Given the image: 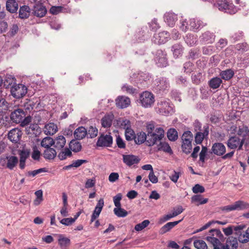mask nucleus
I'll return each mask as SVG.
<instances>
[{
  "mask_svg": "<svg viewBox=\"0 0 249 249\" xmlns=\"http://www.w3.org/2000/svg\"><path fill=\"white\" fill-rule=\"evenodd\" d=\"M146 132L148 135L147 143L149 145H154L157 142L161 141L164 136V131L161 127L155 129L153 122L146 124Z\"/></svg>",
  "mask_w": 249,
  "mask_h": 249,
  "instance_id": "1",
  "label": "nucleus"
},
{
  "mask_svg": "<svg viewBox=\"0 0 249 249\" xmlns=\"http://www.w3.org/2000/svg\"><path fill=\"white\" fill-rule=\"evenodd\" d=\"M226 148L224 144L220 142H214L213 144L209 153L218 156H222L223 160L230 159L232 157L234 151H232L225 154Z\"/></svg>",
  "mask_w": 249,
  "mask_h": 249,
  "instance_id": "2",
  "label": "nucleus"
},
{
  "mask_svg": "<svg viewBox=\"0 0 249 249\" xmlns=\"http://www.w3.org/2000/svg\"><path fill=\"white\" fill-rule=\"evenodd\" d=\"M181 140L182 151L187 154H189L192 149L193 133L190 131H185L182 135Z\"/></svg>",
  "mask_w": 249,
  "mask_h": 249,
  "instance_id": "3",
  "label": "nucleus"
},
{
  "mask_svg": "<svg viewBox=\"0 0 249 249\" xmlns=\"http://www.w3.org/2000/svg\"><path fill=\"white\" fill-rule=\"evenodd\" d=\"M215 6L220 11L229 14H234L237 12V8L227 0H218Z\"/></svg>",
  "mask_w": 249,
  "mask_h": 249,
  "instance_id": "4",
  "label": "nucleus"
},
{
  "mask_svg": "<svg viewBox=\"0 0 249 249\" xmlns=\"http://www.w3.org/2000/svg\"><path fill=\"white\" fill-rule=\"evenodd\" d=\"M155 109L158 113L164 116H168L173 112V108L170 102L165 100L159 101Z\"/></svg>",
  "mask_w": 249,
  "mask_h": 249,
  "instance_id": "5",
  "label": "nucleus"
},
{
  "mask_svg": "<svg viewBox=\"0 0 249 249\" xmlns=\"http://www.w3.org/2000/svg\"><path fill=\"white\" fill-rule=\"evenodd\" d=\"M154 60L158 67H166L168 64L166 52L161 50H158L155 53Z\"/></svg>",
  "mask_w": 249,
  "mask_h": 249,
  "instance_id": "6",
  "label": "nucleus"
},
{
  "mask_svg": "<svg viewBox=\"0 0 249 249\" xmlns=\"http://www.w3.org/2000/svg\"><path fill=\"white\" fill-rule=\"evenodd\" d=\"M142 106L145 108L150 107L155 102L154 95L150 92L144 91L141 94L140 98Z\"/></svg>",
  "mask_w": 249,
  "mask_h": 249,
  "instance_id": "7",
  "label": "nucleus"
},
{
  "mask_svg": "<svg viewBox=\"0 0 249 249\" xmlns=\"http://www.w3.org/2000/svg\"><path fill=\"white\" fill-rule=\"evenodd\" d=\"M27 92V87L23 84H16L11 88L12 95L16 99H20L25 95Z\"/></svg>",
  "mask_w": 249,
  "mask_h": 249,
  "instance_id": "8",
  "label": "nucleus"
},
{
  "mask_svg": "<svg viewBox=\"0 0 249 249\" xmlns=\"http://www.w3.org/2000/svg\"><path fill=\"white\" fill-rule=\"evenodd\" d=\"M47 12L46 7L43 3L38 1L35 3L32 8V14L37 18H42L45 16Z\"/></svg>",
  "mask_w": 249,
  "mask_h": 249,
  "instance_id": "9",
  "label": "nucleus"
},
{
  "mask_svg": "<svg viewBox=\"0 0 249 249\" xmlns=\"http://www.w3.org/2000/svg\"><path fill=\"white\" fill-rule=\"evenodd\" d=\"M113 138L110 135L101 134L98 138L96 145L98 147H111Z\"/></svg>",
  "mask_w": 249,
  "mask_h": 249,
  "instance_id": "10",
  "label": "nucleus"
},
{
  "mask_svg": "<svg viewBox=\"0 0 249 249\" xmlns=\"http://www.w3.org/2000/svg\"><path fill=\"white\" fill-rule=\"evenodd\" d=\"M244 142V139L241 141L239 137L235 136L230 137L226 143L228 148L231 149H235L238 147V149H241L242 147Z\"/></svg>",
  "mask_w": 249,
  "mask_h": 249,
  "instance_id": "11",
  "label": "nucleus"
},
{
  "mask_svg": "<svg viewBox=\"0 0 249 249\" xmlns=\"http://www.w3.org/2000/svg\"><path fill=\"white\" fill-rule=\"evenodd\" d=\"M190 30L194 32H198L203 27L207 25L206 22L198 19L191 18L189 20Z\"/></svg>",
  "mask_w": 249,
  "mask_h": 249,
  "instance_id": "12",
  "label": "nucleus"
},
{
  "mask_svg": "<svg viewBox=\"0 0 249 249\" xmlns=\"http://www.w3.org/2000/svg\"><path fill=\"white\" fill-rule=\"evenodd\" d=\"M154 88L157 91H164L169 88V80L165 77H160L154 81Z\"/></svg>",
  "mask_w": 249,
  "mask_h": 249,
  "instance_id": "13",
  "label": "nucleus"
},
{
  "mask_svg": "<svg viewBox=\"0 0 249 249\" xmlns=\"http://www.w3.org/2000/svg\"><path fill=\"white\" fill-rule=\"evenodd\" d=\"M7 160L6 167L11 170H12L17 166L18 162V159L17 157L14 156H7L5 159H1L0 162L1 165L4 166Z\"/></svg>",
  "mask_w": 249,
  "mask_h": 249,
  "instance_id": "14",
  "label": "nucleus"
},
{
  "mask_svg": "<svg viewBox=\"0 0 249 249\" xmlns=\"http://www.w3.org/2000/svg\"><path fill=\"white\" fill-rule=\"evenodd\" d=\"M215 35L210 31L203 32L199 36L200 41L203 43L212 44L215 41Z\"/></svg>",
  "mask_w": 249,
  "mask_h": 249,
  "instance_id": "15",
  "label": "nucleus"
},
{
  "mask_svg": "<svg viewBox=\"0 0 249 249\" xmlns=\"http://www.w3.org/2000/svg\"><path fill=\"white\" fill-rule=\"evenodd\" d=\"M170 38V34L167 31H162L159 34H155L153 40L158 44H164Z\"/></svg>",
  "mask_w": 249,
  "mask_h": 249,
  "instance_id": "16",
  "label": "nucleus"
},
{
  "mask_svg": "<svg viewBox=\"0 0 249 249\" xmlns=\"http://www.w3.org/2000/svg\"><path fill=\"white\" fill-rule=\"evenodd\" d=\"M245 228L246 225L244 224L237 226H230L226 228H223V231L226 235L229 236L231 235L234 231L235 234L238 237L240 235L241 230H244Z\"/></svg>",
  "mask_w": 249,
  "mask_h": 249,
  "instance_id": "17",
  "label": "nucleus"
},
{
  "mask_svg": "<svg viewBox=\"0 0 249 249\" xmlns=\"http://www.w3.org/2000/svg\"><path fill=\"white\" fill-rule=\"evenodd\" d=\"M123 160L126 165L131 166L138 164L140 159L138 156L132 154L123 155Z\"/></svg>",
  "mask_w": 249,
  "mask_h": 249,
  "instance_id": "18",
  "label": "nucleus"
},
{
  "mask_svg": "<svg viewBox=\"0 0 249 249\" xmlns=\"http://www.w3.org/2000/svg\"><path fill=\"white\" fill-rule=\"evenodd\" d=\"M238 245L237 238L230 236L227 238L225 244L222 245L220 249H237Z\"/></svg>",
  "mask_w": 249,
  "mask_h": 249,
  "instance_id": "19",
  "label": "nucleus"
},
{
  "mask_svg": "<svg viewBox=\"0 0 249 249\" xmlns=\"http://www.w3.org/2000/svg\"><path fill=\"white\" fill-rule=\"evenodd\" d=\"M25 115L23 110L22 109L18 108L11 113L10 119L13 122L18 124L21 122Z\"/></svg>",
  "mask_w": 249,
  "mask_h": 249,
  "instance_id": "20",
  "label": "nucleus"
},
{
  "mask_svg": "<svg viewBox=\"0 0 249 249\" xmlns=\"http://www.w3.org/2000/svg\"><path fill=\"white\" fill-rule=\"evenodd\" d=\"M148 140V135L144 132L141 131L138 132L136 134L135 138L134 139V142L136 144L140 145L144 142H145V144L149 147L152 146L153 145H149L147 143Z\"/></svg>",
  "mask_w": 249,
  "mask_h": 249,
  "instance_id": "21",
  "label": "nucleus"
},
{
  "mask_svg": "<svg viewBox=\"0 0 249 249\" xmlns=\"http://www.w3.org/2000/svg\"><path fill=\"white\" fill-rule=\"evenodd\" d=\"M21 136V132L18 128L11 130L8 134V138L13 142H18Z\"/></svg>",
  "mask_w": 249,
  "mask_h": 249,
  "instance_id": "22",
  "label": "nucleus"
},
{
  "mask_svg": "<svg viewBox=\"0 0 249 249\" xmlns=\"http://www.w3.org/2000/svg\"><path fill=\"white\" fill-rule=\"evenodd\" d=\"M117 107L120 108H126L130 104V99L124 96H119L115 100Z\"/></svg>",
  "mask_w": 249,
  "mask_h": 249,
  "instance_id": "23",
  "label": "nucleus"
},
{
  "mask_svg": "<svg viewBox=\"0 0 249 249\" xmlns=\"http://www.w3.org/2000/svg\"><path fill=\"white\" fill-rule=\"evenodd\" d=\"M32 13V9L28 5L20 6L18 11V18L22 19L28 18Z\"/></svg>",
  "mask_w": 249,
  "mask_h": 249,
  "instance_id": "24",
  "label": "nucleus"
},
{
  "mask_svg": "<svg viewBox=\"0 0 249 249\" xmlns=\"http://www.w3.org/2000/svg\"><path fill=\"white\" fill-rule=\"evenodd\" d=\"M203 132H197L195 136V141L196 144H201L204 139L209 134V127L207 126H204Z\"/></svg>",
  "mask_w": 249,
  "mask_h": 249,
  "instance_id": "25",
  "label": "nucleus"
},
{
  "mask_svg": "<svg viewBox=\"0 0 249 249\" xmlns=\"http://www.w3.org/2000/svg\"><path fill=\"white\" fill-rule=\"evenodd\" d=\"M164 21L168 26L173 27L178 19L177 15L172 12L166 13L164 16Z\"/></svg>",
  "mask_w": 249,
  "mask_h": 249,
  "instance_id": "26",
  "label": "nucleus"
},
{
  "mask_svg": "<svg viewBox=\"0 0 249 249\" xmlns=\"http://www.w3.org/2000/svg\"><path fill=\"white\" fill-rule=\"evenodd\" d=\"M88 133L87 129L84 126H79L73 132L76 140H80L86 137Z\"/></svg>",
  "mask_w": 249,
  "mask_h": 249,
  "instance_id": "27",
  "label": "nucleus"
},
{
  "mask_svg": "<svg viewBox=\"0 0 249 249\" xmlns=\"http://www.w3.org/2000/svg\"><path fill=\"white\" fill-rule=\"evenodd\" d=\"M78 140L73 139L69 143V148L71 151L74 153H78L82 150V146L80 142Z\"/></svg>",
  "mask_w": 249,
  "mask_h": 249,
  "instance_id": "28",
  "label": "nucleus"
},
{
  "mask_svg": "<svg viewBox=\"0 0 249 249\" xmlns=\"http://www.w3.org/2000/svg\"><path fill=\"white\" fill-rule=\"evenodd\" d=\"M182 220V219H180L178 221L168 222L160 229L159 231L160 234H163L170 231L175 226L177 225L179 223H180Z\"/></svg>",
  "mask_w": 249,
  "mask_h": 249,
  "instance_id": "29",
  "label": "nucleus"
},
{
  "mask_svg": "<svg viewBox=\"0 0 249 249\" xmlns=\"http://www.w3.org/2000/svg\"><path fill=\"white\" fill-rule=\"evenodd\" d=\"M6 8L10 13H15L18 10V4L16 0H7L6 3Z\"/></svg>",
  "mask_w": 249,
  "mask_h": 249,
  "instance_id": "30",
  "label": "nucleus"
},
{
  "mask_svg": "<svg viewBox=\"0 0 249 249\" xmlns=\"http://www.w3.org/2000/svg\"><path fill=\"white\" fill-rule=\"evenodd\" d=\"M206 240L211 243L213 247V249H220V247L222 244L219 239L214 237V234H211V236H207Z\"/></svg>",
  "mask_w": 249,
  "mask_h": 249,
  "instance_id": "31",
  "label": "nucleus"
},
{
  "mask_svg": "<svg viewBox=\"0 0 249 249\" xmlns=\"http://www.w3.org/2000/svg\"><path fill=\"white\" fill-rule=\"evenodd\" d=\"M53 145L57 150H61L64 148L66 142L65 138L62 135L58 136L53 139Z\"/></svg>",
  "mask_w": 249,
  "mask_h": 249,
  "instance_id": "32",
  "label": "nucleus"
},
{
  "mask_svg": "<svg viewBox=\"0 0 249 249\" xmlns=\"http://www.w3.org/2000/svg\"><path fill=\"white\" fill-rule=\"evenodd\" d=\"M57 131V126L54 123H49L45 125L44 133L47 135H53Z\"/></svg>",
  "mask_w": 249,
  "mask_h": 249,
  "instance_id": "33",
  "label": "nucleus"
},
{
  "mask_svg": "<svg viewBox=\"0 0 249 249\" xmlns=\"http://www.w3.org/2000/svg\"><path fill=\"white\" fill-rule=\"evenodd\" d=\"M234 75L233 71L231 69H228L226 70L221 71L220 72L219 75L221 79L228 81L231 79Z\"/></svg>",
  "mask_w": 249,
  "mask_h": 249,
  "instance_id": "34",
  "label": "nucleus"
},
{
  "mask_svg": "<svg viewBox=\"0 0 249 249\" xmlns=\"http://www.w3.org/2000/svg\"><path fill=\"white\" fill-rule=\"evenodd\" d=\"M222 83L221 78L218 77H214L211 78L208 81V85L211 89H213L218 88Z\"/></svg>",
  "mask_w": 249,
  "mask_h": 249,
  "instance_id": "35",
  "label": "nucleus"
},
{
  "mask_svg": "<svg viewBox=\"0 0 249 249\" xmlns=\"http://www.w3.org/2000/svg\"><path fill=\"white\" fill-rule=\"evenodd\" d=\"M72 156V153L71 150L68 147H65L61 150L58 154V158L61 160H65L68 158H71Z\"/></svg>",
  "mask_w": 249,
  "mask_h": 249,
  "instance_id": "36",
  "label": "nucleus"
},
{
  "mask_svg": "<svg viewBox=\"0 0 249 249\" xmlns=\"http://www.w3.org/2000/svg\"><path fill=\"white\" fill-rule=\"evenodd\" d=\"M57 152L56 150L53 148L46 149L43 153V157L45 159L53 160L56 157Z\"/></svg>",
  "mask_w": 249,
  "mask_h": 249,
  "instance_id": "37",
  "label": "nucleus"
},
{
  "mask_svg": "<svg viewBox=\"0 0 249 249\" xmlns=\"http://www.w3.org/2000/svg\"><path fill=\"white\" fill-rule=\"evenodd\" d=\"M158 149L159 151H163L170 155L173 154V153L170 146L166 142H160L159 144L158 145Z\"/></svg>",
  "mask_w": 249,
  "mask_h": 249,
  "instance_id": "38",
  "label": "nucleus"
},
{
  "mask_svg": "<svg viewBox=\"0 0 249 249\" xmlns=\"http://www.w3.org/2000/svg\"><path fill=\"white\" fill-rule=\"evenodd\" d=\"M9 104L4 98L0 97V116H3L8 109Z\"/></svg>",
  "mask_w": 249,
  "mask_h": 249,
  "instance_id": "39",
  "label": "nucleus"
},
{
  "mask_svg": "<svg viewBox=\"0 0 249 249\" xmlns=\"http://www.w3.org/2000/svg\"><path fill=\"white\" fill-rule=\"evenodd\" d=\"M238 240L240 243H245L249 241V227L245 231L241 230L240 235L238 236Z\"/></svg>",
  "mask_w": 249,
  "mask_h": 249,
  "instance_id": "40",
  "label": "nucleus"
},
{
  "mask_svg": "<svg viewBox=\"0 0 249 249\" xmlns=\"http://www.w3.org/2000/svg\"><path fill=\"white\" fill-rule=\"evenodd\" d=\"M183 49V47L180 44H176L172 46V51L175 58H178L181 55Z\"/></svg>",
  "mask_w": 249,
  "mask_h": 249,
  "instance_id": "41",
  "label": "nucleus"
},
{
  "mask_svg": "<svg viewBox=\"0 0 249 249\" xmlns=\"http://www.w3.org/2000/svg\"><path fill=\"white\" fill-rule=\"evenodd\" d=\"M58 241L59 246L63 249H65L71 244L70 239L67 237H64L62 234L59 235Z\"/></svg>",
  "mask_w": 249,
  "mask_h": 249,
  "instance_id": "42",
  "label": "nucleus"
},
{
  "mask_svg": "<svg viewBox=\"0 0 249 249\" xmlns=\"http://www.w3.org/2000/svg\"><path fill=\"white\" fill-rule=\"evenodd\" d=\"M113 116L112 115H105L101 120L102 125L103 127H109L112 124Z\"/></svg>",
  "mask_w": 249,
  "mask_h": 249,
  "instance_id": "43",
  "label": "nucleus"
},
{
  "mask_svg": "<svg viewBox=\"0 0 249 249\" xmlns=\"http://www.w3.org/2000/svg\"><path fill=\"white\" fill-rule=\"evenodd\" d=\"M192 202H197V206L206 203L208 201V198H204L200 195H196L193 196L191 198Z\"/></svg>",
  "mask_w": 249,
  "mask_h": 249,
  "instance_id": "44",
  "label": "nucleus"
},
{
  "mask_svg": "<svg viewBox=\"0 0 249 249\" xmlns=\"http://www.w3.org/2000/svg\"><path fill=\"white\" fill-rule=\"evenodd\" d=\"M54 143L53 139L50 137H46L42 140L41 146L46 149L51 148V146Z\"/></svg>",
  "mask_w": 249,
  "mask_h": 249,
  "instance_id": "45",
  "label": "nucleus"
},
{
  "mask_svg": "<svg viewBox=\"0 0 249 249\" xmlns=\"http://www.w3.org/2000/svg\"><path fill=\"white\" fill-rule=\"evenodd\" d=\"M235 210H243L249 209V203L238 200L234 203Z\"/></svg>",
  "mask_w": 249,
  "mask_h": 249,
  "instance_id": "46",
  "label": "nucleus"
},
{
  "mask_svg": "<svg viewBox=\"0 0 249 249\" xmlns=\"http://www.w3.org/2000/svg\"><path fill=\"white\" fill-rule=\"evenodd\" d=\"M168 139L172 142H174L178 138V133L175 128H170L167 133Z\"/></svg>",
  "mask_w": 249,
  "mask_h": 249,
  "instance_id": "47",
  "label": "nucleus"
},
{
  "mask_svg": "<svg viewBox=\"0 0 249 249\" xmlns=\"http://www.w3.org/2000/svg\"><path fill=\"white\" fill-rule=\"evenodd\" d=\"M185 42L190 46L195 45L196 42V37L192 34H188L184 37Z\"/></svg>",
  "mask_w": 249,
  "mask_h": 249,
  "instance_id": "48",
  "label": "nucleus"
},
{
  "mask_svg": "<svg viewBox=\"0 0 249 249\" xmlns=\"http://www.w3.org/2000/svg\"><path fill=\"white\" fill-rule=\"evenodd\" d=\"M125 137L127 141L134 140L136 134L134 131L131 128H126L125 130Z\"/></svg>",
  "mask_w": 249,
  "mask_h": 249,
  "instance_id": "49",
  "label": "nucleus"
},
{
  "mask_svg": "<svg viewBox=\"0 0 249 249\" xmlns=\"http://www.w3.org/2000/svg\"><path fill=\"white\" fill-rule=\"evenodd\" d=\"M87 129V137L91 139L94 138L97 136L98 129L94 126L91 125Z\"/></svg>",
  "mask_w": 249,
  "mask_h": 249,
  "instance_id": "50",
  "label": "nucleus"
},
{
  "mask_svg": "<svg viewBox=\"0 0 249 249\" xmlns=\"http://www.w3.org/2000/svg\"><path fill=\"white\" fill-rule=\"evenodd\" d=\"M114 214L119 217H124L128 214V212L121 207L115 208L113 210Z\"/></svg>",
  "mask_w": 249,
  "mask_h": 249,
  "instance_id": "51",
  "label": "nucleus"
},
{
  "mask_svg": "<svg viewBox=\"0 0 249 249\" xmlns=\"http://www.w3.org/2000/svg\"><path fill=\"white\" fill-rule=\"evenodd\" d=\"M210 235L211 236V234H214V237L215 236V237H216L221 242H223L224 241V237L221 231L219 229H213L209 231Z\"/></svg>",
  "mask_w": 249,
  "mask_h": 249,
  "instance_id": "52",
  "label": "nucleus"
},
{
  "mask_svg": "<svg viewBox=\"0 0 249 249\" xmlns=\"http://www.w3.org/2000/svg\"><path fill=\"white\" fill-rule=\"evenodd\" d=\"M194 245L197 249H207L206 243L202 240H197L194 241Z\"/></svg>",
  "mask_w": 249,
  "mask_h": 249,
  "instance_id": "53",
  "label": "nucleus"
},
{
  "mask_svg": "<svg viewBox=\"0 0 249 249\" xmlns=\"http://www.w3.org/2000/svg\"><path fill=\"white\" fill-rule=\"evenodd\" d=\"M150 223L148 220H144L142 222L136 224L135 226V230L139 231L146 228Z\"/></svg>",
  "mask_w": 249,
  "mask_h": 249,
  "instance_id": "54",
  "label": "nucleus"
},
{
  "mask_svg": "<svg viewBox=\"0 0 249 249\" xmlns=\"http://www.w3.org/2000/svg\"><path fill=\"white\" fill-rule=\"evenodd\" d=\"M202 79V76L201 72L197 73L196 74L193 73L192 75V80L193 83L198 85Z\"/></svg>",
  "mask_w": 249,
  "mask_h": 249,
  "instance_id": "55",
  "label": "nucleus"
},
{
  "mask_svg": "<svg viewBox=\"0 0 249 249\" xmlns=\"http://www.w3.org/2000/svg\"><path fill=\"white\" fill-rule=\"evenodd\" d=\"M249 133V128L247 126L239 127L237 132L238 135L242 136L243 137H246Z\"/></svg>",
  "mask_w": 249,
  "mask_h": 249,
  "instance_id": "56",
  "label": "nucleus"
},
{
  "mask_svg": "<svg viewBox=\"0 0 249 249\" xmlns=\"http://www.w3.org/2000/svg\"><path fill=\"white\" fill-rule=\"evenodd\" d=\"M118 124H120V127L122 128L125 129L131 128L130 122L127 119H124L122 121H118Z\"/></svg>",
  "mask_w": 249,
  "mask_h": 249,
  "instance_id": "57",
  "label": "nucleus"
},
{
  "mask_svg": "<svg viewBox=\"0 0 249 249\" xmlns=\"http://www.w3.org/2000/svg\"><path fill=\"white\" fill-rule=\"evenodd\" d=\"M193 64L191 62H187L183 65L184 72L186 73H190L193 71Z\"/></svg>",
  "mask_w": 249,
  "mask_h": 249,
  "instance_id": "58",
  "label": "nucleus"
},
{
  "mask_svg": "<svg viewBox=\"0 0 249 249\" xmlns=\"http://www.w3.org/2000/svg\"><path fill=\"white\" fill-rule=\"evenodd\" d=\"M19 160L26 162V160L29 157L30 152L26 150H22L19 153Z\"/></svg>",
  "mask_w": 249,
  "mask_h": 249,
  "instance_id": "59",
  "label": "nucleus"
},
{
  "mask_svg": "<svg viewBox=\"0 0 249 249\" xmlns=\"http://www.w3.org/2000/svg\"><path fill=\"white\" fill-rule=\"evenodd\" d=\"M63 9L61 6H53L50 9V13L53 15H55L60 13Z\"/></svg>",
  "mask_w": 249,
  "mask_h": 249,
  "instance_id": "60",
  "label": "nucleus"
},
{
  "mask_svg": "<svg viewBox=\"0 0 249 249\" xmlns=\"http://www.w3.org/2000/svg\"><path fill=\"white\" fill-rule=\"evenodd\" d=\"M207 152V147L204 146H202L201 151L199 153V160L203 163L205 162V159Z\"/></svg>",
  "mask_w": 249,
  "mask_h": 249,
  "instance_id": "61",
  "label": "nucleus"
},
{
  "mask_svg": "<svg viewBox=\"0 0 249 249\" xmlns=\"http://www.w3.org/2000/svg\"><path fill=\"white\" fill-rule=\"evenodd\" d=\"M189 23L186 19H182L180 20V29L183 32H186L189 29Z\"/></svg>",
  "mask_w": 249,
  "mask_h": 249,
  "instance_id": "62",
  "label": "nucleus"
},
{
  "mask_svg": "<svg viewBox=\"0 0 249 249\" xmlns=\"http://www.w3.org/2000/svg\"><path fill=\"white\" fill-rule=\"evenodd\" d=\"M235 48L238 51L243 52L247 51L249 49V47L247 43H242L236 44L235 46Z\"/></svg>",
  "mask_w": 249,
  "mask_h": 249,
  "instance_id": "63",
  "label": "nucleus"
},
{
  "mask_svg": "<svg viewBox=\"0 0 249 249\" xmlns=\"http://www.w3.org/2000/svg\"><path fill=\"white\" fill-rule=\"evenodd\" d=\"M192 191L195 194L202 193L205 192V188L203 186L196 184L193 187Z\"/></svg>",
  "mask_w": 249,
  "mask_h": 249,
  "instance_id": "64",
  "label": "nucleus"
}]
</instances>
